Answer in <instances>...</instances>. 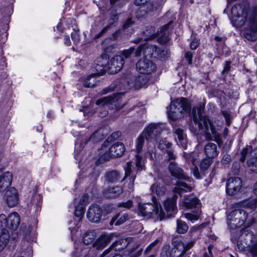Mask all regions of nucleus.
I'll return each mask as SVG.
<instances>
[{
    "instance_id": "13d9d810",
    "label": "nucleus",
    "mask_w": 257,
    "mask_h": 257,
    "mask_svg": "<svg viewBox=\"0 0 257 257\" xmlns=\"http://www.w3.org/2000/svg\"><path fill=\"white\" fill-rule=\"evenodd\" d=\"M145 48V45H140L137 49L136 50L135 53L136 57H140L142 53L144 54V50Z\"/></svg>"
},
{
    "instance_id": "a878e982",
    "label": "nucleus",
    "mask_w": 257,
    "mask_h": 257,
    "mask_svg": "<svg viewBox=\"0 0 257 257\" xmlns=\"http://www.w3.org/2000/svg\"><path fill=\"white\" fill-rule=\"evenodd\" d=\"M122 192V188L119 186H114L108 189L106 191V195L109 198L118 196Z\"/></svg>"
},
{
    "instance_id": "49530a36",
    "label": "nucleus",
    "mask_w": 257,
    "mask_h": 257,
    "mask_svg": "<svg viewBox=\"0 0 257 257\" xmlns=\"http://www.w3.org/2000/svg\"><path fill=\"white\" fill-rule=\"evenodd\" d=\"M84 208L83 205H78L75 207V215L76 217H79V219L83 216L84 214Z\"/></svg>"
},
{
    "instance_id": "6e6552de",
    "label": "nucleus",
    "mask_w": 257,
    "mask_h": 257,
    "mask_svg": "<svg viewBox=\"0 0 257 257\" xmlns=\"http://www.w3.org/2000/svg\"><path fill=\"white\" fill-rule=\"evenodd\" d=\"M137 71L142 74H150L156 69L155 64L152 61L146 57L140 59L136 64Z\"/></svg>"
},
{
    "instance_id": "6ab92c4d",
    "label": "nucleus",
    "mask_w": 257,
    "mask_h": 257,
    "mask_svg": "<svg viewBox=\"0 0 257 257\" xmlns=\"http://www.w3.org/2000/svg\"><path fill=\"white\" fill-rule=\"evenodd\" d=\"M125 150V148L122 143H115L109 148V151L114 158L121 157Z\"/></svg>"
},
{
    "instance_id": "0e129e2a",
    "label": "nucleus",
    "mask_w": 257,
    "mask_h": 257,
    "mask_svg": "<svg viewBox=\"0 0 257 257\" xmlns=\"http://www.w3.org/2000/svg\"><path fill=\"white\" fill-rule=\"evenodd\" d=\"M158 240H156L153 242H152L149 246H148L145 250V253H149L153 247H154L158 242Z\"/></svg>"
},
{
    "instance_id": "864d4df0",
    "label": "nucleus",
    "mask_w": 257,
    "mask_h": 257,
    "mask_svg": "<svg viewBox=\"0 0 257 257\" xmlns=\"http://www.w3.org/2000/svg\"><path fill=\"white\" fill-rule=\"evenodd\" d=\"M132 163L131 162H128L126 164V166L124 167L125 170V177L123 178L124 180L126 177L130 176L131 173V166Z\"/></svg>"
},
{
    "instance_id": "f704fd0d",
    "label": "nucleus",
    "mask_w": 257,
    "mask_h": 257,
    "mask_svg": "<svg viewBox=\"0 0 257 257\" xmlns=\"http://www.w3.org/2000/svg\"><path fill=\"white\" fill-rule=\"evenodd\" d=\"M158 144V148L161 151H166L170 147L171 144L168 142L166 139H162L160 137L158 140L155 141Z\"/></svg>"
},
{
    "instance_id": "f257e3e1",
    "label": "nucleus",
    "mask_w": 257,
    "mask_h": 257,
    "mask_svg": "<svg viewBox=\"0 0 257 257\" xmlns=\"http://www.w3.org/2000/svg\"><path fill=\"white\" fill-rule=\"evenodd\" d=\"M231 15L236 27L247 24L249 29L245 31L244 36L249 41H254L257 33V9L250 11L248 5H235L231 9Z\"/></svg>"
},
{
    "instance_id": "c9c22d12",
    "label": "nucleus",
    "mask_w": 257,
    "mask_h": 257,
    "mask_svg": "<svg viewBox=\"0 0 257 257\" xmlns=\"http://www.w3.org/2000/svg\"><path fill=\"white\" fill-rule=\"evenodd\" d=\"M145 135L142 133L137 138L136 141V151L138 153L141 152L145 143Z\"/></svg>"
},
{
    "instance_id": "4be33fe9",
    "label": "nucleus",
    "mask_w": 257,
    "mask_h": 257,
    "mask_svg": "<svg viewBox=\"0 0 257 257\" xmlns=\"http://www.w3.org/2000/svg\"><path fill=\"white\" fill-rule=\"evenodd\" d=\"M204 152L207 158H213L218 156L219 151L217 145L213 143H208L204 147Z\"/></svg>"
},
{
    "instance_id": "7c9ffc66",
    "label": "nucleus",
    "mask_w": 257,
    "mask_h": 257,
    "mask_svg": "<svg viewBox=\"0 0 257 257\" xmlns=\"http://www.w3.org/2000/svg\"><path fill=\"white\" fill-rule=\"evenodd\" d=\"M156 33L155 29L152 26H148L145 31L143 32L144 35V40H150L156 38Z\"/></svg>"
},
{
    "instance_id": "bf43d9fd",
    "label": "nucleus",
    "mask_w": 257,
    "mask_h": 257,
    "mask_svg": "<svg viewBox=\"0 0 257 257\" xmlns=\"http://www.w3.org/2000/svg\"><path fill=\"white\" fill-rule=\"evenodd\" d=\"M71 38L74 43H77L79 41V35L76 31H74L71 33Z\"/></svg>"
},
{
    "instance_id": "69168bd1",
    "label": "nucleus",
    "mask_w": 257,
    "mask_h": 257,
    "mask_svg": "<svg viewBox=\"0 0 257 257\" xmlns=\"http://www.w3.org/2000/svg\"><path fill=\"white\" fill-rule=\"evenodd\" d=\"M239 232L241 233L240 236L249 235L251 238L252 236H253V232L252 231H249L248 230L241 229L240 230Z\"/></svg>"
},
{
    "instance_id": "aec40b11",
    "label": "nucleus",
    "mask_w": 257,
    "mask_h": 257,
    "mask_svg": "<svg viewBox=\"0 0 257 257\" xmlns=\"http://www.w3.org/2000/svg\"><path fill=\"white\" fill-rule=\"evenodd\" d=\"M13 179L12 173L10 172H6L4 173H0V188L6 190L11 185Z\"/></svg>"
},
{
    "instance_id": "cd10ccee",
    "label": "nucleus",
    "mask_w": 257,
    "mask_h": 257,
    "mask_svg": "<svg viewBox=\"0 0 257 257\" xmlns=\"http://www.w3.org/2000/svg\"><path fill=\"white\" fill-rule=\"evenodd\" d=\"M105 178L107 181L114 183L119 180L120 178V173L116 171H111L105 174Z\"/></svg>"
},
{
    "instance_id": "473e14b6",
    "label": "nucleus",
    "mask_w": 257,
    "mask_h": 257,
    "mask_svg": "<svg viewBox=\"0 0 257 257\" xmlns=\"http://www.w3.org/2000/svg\"><path fill=\"white\" fill-rule=\"evenodd\" d=\"M95 239V235L93 231H87L83 236V243L86 245L92 244Z\"/></svg>"
},
{
    "instance_id": "423d86ee",
    "label": "nucleus",
    "mask_w": 257,
    "mask_h": 257,
    "mask_svg": "<svg viewBox=\"0 0 257 257\" xmlns=\"http://www.w3.org/2000/svg\"><path fill=\"white\" fill-rule=\"evenodd\" d=\"M96 62L94 67L98 74L106 70H108L110 73H117L122 68L124 64L122 56L118 55L112 58L107 63L106 59L103 57L97 59Z\"/></svg>"
},
{
    "instance_id": "c85d7f7f",
    "label": "nucleus",
    "mask_w": 257,
    "mask_h": 257,
    "mask_svg": "<svg viewBox=\"0 0 257 257\" xmlns=\"http://www.w3.org/2000/svg\"><path fill=\"white\" fill-rule=\"evenodd\" d=\"M179 105L180 107L178 108V109L179 110L181 115L183 113V111L186 112L190 111L191 105L187 99L182 97L180 99Z\"/></svg>"
},
{
    "instance_id": "2eb2a0df",
    "label": "nucleus",
    "mask_w": 257,
    "mask_h": 257,
    "mask_svg": "<svg viewBox=\"0 0 257 257\" xmlns=\"http://www.w3.org/2000/svg\"><path fill=\"white\" fill-rule=\"evenodd\" d=\"M176 103L177 101L176 100H172L170 103V105L168 109V118L173 126L174 130V132L177 134V129L175 128L176 126V120H177V113H176Z\"/></svg>"
},
{
    "instance_id": "393cba45",
    "label": "nucleus",
    "mask_w": 257,
    "mask_h": 257,
    "mask_svg": "<svg viewBox=\"0 0 257 257\" xmlns=\"http://www.w3.org/2000/svg\"><path fill=\"white\" fill-rule=\"evenodd\" d=\"M158 47L154 45H145V48L144 50V55L145 57H149L150 58H158L157 53Z\"/></svg>"
},
{
    "instance_id": "de8ad7c7",
    "label": "nucleus",
    "mask_w": 257,
    "mask_h": 257,
    "mask_svg": "<svg viewBox=\"0 0 257 257\" xmlns=\"http://www.w3.org/2000/svg\"><path fill=\"white\" fill-rule=\"evenodd\" d=\"M141 9V11H145L147 13L154 11L156 9V8L153 3L149 1L144 6H142Z\"/></svg>"
},
{
    "instance_id": "c03bdc74",
    "label": "nucleus",
    "mask_w": 257,
    "mask_h": 257,
    "mask_svg": "<svg viewBox=\"0 0 257 257\" xmlns=\"http://www.w3.org/2000/svg\"><path fill=\"white\" fill-rule=\"evenodd\" d=\"M135 52L134 47H130L129 49L123 50L121 52V55H118V56H122L123 60L125 61V59L130 58L132 54Z\"/></svg>"
},
{
    "instance_id": "5701e85b",
    "label": "nucleus",
    "mask_w": 257,
    "mask_h": 257,
    "mask_svg": "<svg viewBox=\"0 0 257 257\" xmlns=\"http://www.w3.org/2000/svg\"><path fill=\"white\" fill-rule=\"evenodd\" d=\"M176 238H173L172 239V243L174 247L170 250V246L166 245H164L161 250L160 253V257H176V252L177 248H176Z\"/></svg>"
},
{
    "instance_id": "e433bc0d",
    "label": "nucleus",
    "mask_w": 257,
    "mask_h": 257,
    "mask_svg": "<svg viewBox=\"0 0 257 257\" xmlns=\"http://www.w3.org/2000/svg\"><path fill=\"white\" fill-rule=\"evenodd\" d=\"M134 84L133 86L136 89H139L144 85H145L146 83V80L144 79V77L142 76H139L137 77H134Z\"/></svg>"
},
{
    "instance_id": "5fc2aeb1",
    "label": "nucleus",
    "mask_w": 257,
    "mask_h": 257,
    "mask_svg": "<svg viewBox=\"0 0 257 257\" xmlns=\"http://www.w3.org/2000/svg\"><path fill=\"white\" fill-rule=\"evenodd\" d=\"M222 114L225 119L226 124L229 126L231 123L230 114L229 112L226 110H223L222 111Z\"/></svg>"
},
{
    "instance_id": "412c9836",
    "label": "nucleus",
    "mask_w": 257,
    "mask_h": 257,
    "mask_svg": "<svg viewBox=\"0 0 257 257\" xmlns=\"http://www.w3.org/2000/svg\"><path fill=\"white\" fill-rule=\"evenodd\" d=\"M168 161L169 162L168 170L171 176L177 177V163L176 156L172 152L168 151Z\"/></svg>"
},
{
    "instance_id": "20e7f679",
    "label": "nucleus",
    "mask_w": 257,
    "mask_h": 257,
    "mask_svg": "<svg viewBox=\"0 0 257 257\" xmlns=\"http://www.w3.org/2000/svg\"><path fill=\"white\" fill-rule=\"evenodd\" d=\"M193 190L190 185L183 181H178V194L181 198L183 197L179 204L180 209H191L196 207L199 200L192 194H188Z\"/></svg>"
},
{
    "instance_id": "09e8293b",
    "label": "nucleus",
    "mask_w": 257,
    "mask_h": 257,
    "mask_svg": "<svg viewBox=\"0 0 257 257\" xmlns=\"http://www.w3.org/2000/svg\"><path fill=\"white\" fill-rule=\"evenodd\" d=\"M178 180L183 179L189 182L191 181V178L188 176V175L184 172V171L181 168H178Z\"/></svg>"
},
{
    "instance_id": "2f4dec72",
    "label": "nucleus",
    "mask_w": 257,
    "mask_h": 257,
    "mask_svg": "<svg viewBox=\"0 0 257 257\" xmlns=\"http://www.w3.org/2000/svg\"><path fill=\"white\" fill-rule=\"evenodd\" d=\"M151 189L153 193L156 192L158 196H163L166 191V187L160 184L155 183L152 185Z\"/></svg>"
},
{
    "instance_id": "58836bf2",
    "label": "nucleus",
    "mask_w": 257,
    "mask_h": 257,
    "mask_svg": "<svg viewBox=\"0 0 257 257\" xmlns=\"http://www.w3.org/2000/svg\"><path fill=\"white\" fill-rule=\"evenodd\" d=\"M247 166L251 171L257 173V157L248 159L247 160Z\"/></svg>"
},
{
    "instance_id": "603ef678",
    "label": "nucleus",
    "mask_w": 257,
    "mask_h": 257,
    "mask_svg": "<svg viewBox=\"0 0 257 257\" xmlns=\"http://www.w3.org/2000/svg\"><path fill=\"white\" fill-rule=\"evenodd\" d=\"M89 195L87 193L85 194L80 199L79 205H83L85 207L86 205L88 203Z\"/></svg>"
},
{
    "instance_id": "7ed1b4c3",
    "label": "nucleus",
    "mask_w": 257,
    "mask_h": 257,
    "mask_svg": "<svg viewBox=\"0 0 257 257\" xmlns=\"http://www.w3.org/2000/svg\"><path fill=\"white\" fill-rule=\"evenodd\" d=\"M203 109L201 106L197 108V113H196L195 109H193L194 122L198 124L199 131L204 134L206 140H211L212 139L211 133L214 136L215 141L218 142L219 139V134H217L208 117L205 115H203Z\"/></svg>"
},
{
    "instance_id": "a18cd8bd",
    "label": "nucleus",
    "mask_w": 257,
    "mask_h": 257,
    "mask_svg": "<svg viewBox=\"0 0 257 257\" xmlns=\"http://www.w3.org/2000/svg\"><path fill=\"white\" fill-rule=\"evenodd\" d=\"M194 242L193 241H190L189 242H188L186 244L183 242H178V246H182L183 250L182 252V253L179 255L178 257H182L183 255V254L187 251L188 250H189L191 247H192L193 245Z\"/></svg>"
},
{
    "instance_id": "e2e57ef3",
    "label": "nucleus",
    "mask_w": 257,
    "mask_h": 257,
    "mask_svg": "<svg viewBox=\"0 0 257 257\" xmlns=\"http://www.w3.org/2000/svg\"><path fill=\"white\" fill-rule=\"evenodd\" d=\"M193 54L191 52L188 51L185 54V57L186 60L188 61V64H191L192 62Z\"/></svg>"
},
{
    "instance_id": "dca6fc26",
    "label": "nucleus",
    "mask_w": 257,
    "mask_h": 257,
    "mask_svg": "<svg viewBox=\"0 0 257 257\" xmlns=\"http://www.w3.org/2000/svg\"><path fill=\"white\" fill-rule=\"evenodd\" d=\"M98 134V132H94L88 139L84 137L78 138L75 143V152L78 153L80 152L83 149L84 145L90 140H92V142L97 141L98 140V139H96V138Z\"/></svg>"
},
{
    "instance_id": "a19ab883",
    "label": "nucleus",
    "mask_w": 257,
    "mask_h": 257,
    "mask_svg": "<svg viewBox=\"0 0 257 257\" xmlns=\"http://www.w3.org/2000/svg\"><path fill=\"white\" fill-rule=\"evenodd\" d=\"M188 224L184 221L178 220V233L184 234L188 230Z\"/></svg>"
},
{
    "instance_id": "052dcab7",
    "label": "nucleus",
    "mask_w": 257,
    "mask_h": 257,
    "mask_svg": "<svg viewBox=\"0 0 257 257\" xmlns=\"http://www.w3.org/2000/svg\"><path fill=\"white\" fill-rule=\"evenodd\" d=\"M135 178V176H133L130 178V183L128 184V191L129 192H132L134 190V181Z\"/></svg>"
},
{
    "instance_id": "9d476101",
    "label": "nucleus",
    "mask_w": 257,
    "mask_h": 257,
    "mask_svg": "<svg viewBox=\"0 0 257 257\" xmlns=\"http://www.w3.org/2000/svg\"><path fill=\"white\" fill-rule=\"evenodd\" d=\"M242 181L238 177H231L229 178L226 183V190L229 195L236 194L240 189Z\"/></svg>"
},
{
    "instance_id": "c756f323",
    "label": "nucleus",
    "mask_w": 257,
    "mask_h": 257,
    "mask_svg": "<svg viewBox=\"0 0 257 257\" xmlns=\"http://www.w3.org/2000/svg\"><path fill=\"white\" fill-rule=\"evenodd\" d=\"M119 214H116L113 217L110 222V225H112L114 223L115 225H119L124 223L126 219H127L128 215L126 214H124L122 216L119 217Z\"/></svg>"
},
{
    "instance_id": "9b49d317",
    "label": "nucleus",
    "mask_w": 257,
    "mask_h": 257,
    "mask_svg": "<svg viewBox=\"0 0 257 257\" xmlns=\"http://www.w3.org/2000/svg\"><path fill=\"white\" fill-rule=\"evenodd\" d=\"M120 95V94L117 93L113 94L112 95L103 97L102 98L98 99L96 102V104L98 105L103 106L109 104H112L113 103H115L114 105L115 108L117 110H119L123 107V105L120 106L119 105H118V103L117 102L118 100H119Z\"/></svg>"
},
{
    "instance_id": "1a4fd4ad",
    "label": "nucleus",
    "mask_w": 257,
    "mask_h": 257,
    "mask_svg": "<svg viewBox=\"0 0 257 257\" xmlns=\"http://www.w3.org/2000/svg\"><path fill=\"white\" fill-rule=\"evenodd\" d=\"M162 130V127L160 124L151 123L144 130L143 133L145 135V139L147 141L152 139H154L156 141L159 139Z\"/></svg>"
},
{
    "instance_id": "72a5a7b5",
    "label": "nucleus",
    "mask_w": 257,
    "mask_h": 257,
    "mask_svg": "<svg viewBox=\"0 0 257 257\" xmlns=\"http://www.w3.org/2000/svg\"><path fill=\"white\" fill-rule=\"evenodd\" d=\"M134 22L131 18L128 19L124 23L122 26V30L127 35H131L133 33L134 30L132 28Z\"/></svg>"
},
{
    "instance_id": "4c0bfd02",
    "label": "nucleus",
    "mask_w": 257,
    "mask_h": 257,
    "mask_svg": "<svg viewBox=\"0 0 257 257\" xmlns=\"http://www.w3.org/2000/svg\"><path fill=\"white\" fill-rule=\"evenodd\" d=\"M121 135V133L119 131H117L113 133L110 136H109L107 140L104 142V143L102 145V148L105 147L107 145V144L109 142H113L118 138H119Z\"/></svg>"
},
{
    "instance_id": "4468645a",
    "label": "nucleus",
    "mask_w": 257,
    "mask_h": 257,
    "mask_svg": "<svg viewBox=\"0 0 257 257\" xmlns=\"http://www.w3.org/2000/svg\"><path fill=\"white\" fill-rule=\"evenodd\" d=\"M172 23V22H170L168 24L161 27L160 31L157 32L156 37L157 38L160 43L165 44L170 40L169 27Z\"/></svg>"
},
{
    "instance_id": "a211bd4d",
    "label": "nucleus",
    "mask_w": 257,
    "mask_h": 257,
    "mask_svg": "<svg viewBox=\"0 0 257 257\" xmlns=\"http://www.w3.org/2000/svg\"><path fill=\"white\" fill-rule=\"evenodd\" d=\"M132 240V237L120 239L113 242L108 248H110V250L112 249L116 251L121 250L126 248Z\"/></svg>"
},
{
    "instance_id": "774afa93",
    "label": "nucleus",
    "mask_w": 257,
    "mask_h": 257,
    "mask_svg": "<svg viewBox=\"0 0 257 257\" xmlns=\"http://www.w3.org/2000/svg\"><path fill=\"white\" fill-rule=\"evenodd\" d=\"M183 157L187 163H189L191 161L193 162V159L192 158L191 154L184 153L183 154Z\"/></svg>"
},
{
    "instance_id": "39448f33",
    "label": "nucleus",
    "mask_w": 257,
    "mask_h": 257,
    "mask_svg": "<svg viewBox=\"0 0 257 257\" xmlns=\"http://www.w3.org/2000/svg\"><path fill=\"white\" fill-rule=\"evenodd\" d=\"M244 203H238L234 205V209L227 217V224L230 231L233 234L236 229L244 224L248 217V213L244 209Z\"/></svg>"
},
{
    "instance_id": "ea45409f",
    "label": "nucleus",
    "mask_w": 257,
    "mask_h": 257,
    "mask_svg": "<svg viewBox=\"0 0 257 257\" xmlns=\"http://www.w3.org/2000/svg\"><path fill=\"white\" fill-rule=\"evenodd\" d=\"M178 139L180 141V145L183 148L185 149L187 147V141L185 139L186 136L183 133V131L178 128Z\"/></svg>"
},
{
    "instance_id": "6e6d98bb",
    "label": "nucleus",
    "mask_w": 257,
    "mask_h": 257,
    "mask_svg": "<svg viewBox=\"0 0 257 257\" xmlns=\"http://www.w3.org/2000/svg\"><path fill=\"white\" fill-rule=\"evenodd\" d=\"M136 166L137 168V172L141 171L143 169V165L141 164V157L139 155H136Z\"/></svg>"
},
{
    "instance_id": "8fccbe9b",
    "label": "nucleus",
    "mask_w": 257,
    "mask_h": 257,
    "mask_svg": "<svg viewBox=\"0 0 257 257\" xmlns=\"http://www.w3.org/2000/svg\"><path fill=\"white\" fill-rule=\"evenodd\" d=\"M111 158H114L111 155L109 150L108 152L106 151L103 155H102L99 158V161L100 163H103L104 162L109 160Z\"/></svg>"
},
{
    "instance_id": "4d7b16f0",
    "label": "nucleus",
    "mask_w": 257,
    "mask_h": 257,
    "mask_svg": "<svg viewBox=\"0 0 257 257\" xmlns=\"http://www.w3.org/2000/svg\"><path fill=\"white\" fill-rule=\"evenodd\" d=\"M199 40L197 38H194L190 43V48L192 50H195L199 45Z\"/></svg>"
},
{
    "instance_id": "3c124183",
    "label": "nucleus",
    "mask_w": 257,
    "mask_h": 257,
    "mask_svg": "<svg viewBox=\"0 0 257 257\" xmlns=\"http://www.w3.org/2000/svg\"><path fill=\"white\" fill-rule=\"evenodd\" d=\"M157 53L158 54V58H164L166 56L168 55V51L166 48L163 47V48H158V51Z\"/></svg>"
},
{
    "instance_id": "bb28decb",
    "label": "nucleus",
    "mask_w": 257,
    "mask_h": 257,
    "mask_svg": "<svg viewBox=\"0 0 257 257\" xmlns=\"http://www.w3.org/2000/svg\"><path fill=\"white\" fill-rule=\"evenodd\" d=\"M95 74H92L85 78L83 82V86L87 88L94 87L97 83Z\"/></svg>"
},
{
    "instance_id": "680f3d73",
    "label": "nucleus",
    "mask_w": 257,
    "mask_h": 257,
    "mask_svg": "<svg viewBox=\"0 0 257 257\" xmlns=\"http://www.w3.org/2000/svg\"><path fill=\"white\" fill-rule=\"evenodd\" d=\"M133 206V201L131 200H128L125 202H122L119 204L118 206L121 207H124L126 208H130Z\"/></svg>"
},
{
    "instance_id": "f3484780",
    "label": "nucleus",
    "mask_w": 257,
    "mask_h": 257,
    "mask_svg": "<svg viewBox=\"0 0 257 257\" xmlns=\"http://www.w3.org/2000/svg\"><path fill=\"white\" fill-rule=\"evenodd\" d=\"M6 200L8 206L10 207L16 206L18 202V196L17 190L14 188H10L6 192Z\"/></svg>"
},
{
    "instance_id": "b1692460",
    "label": "nucleus",
    "mask_w": 257,
    "mask_h": 257,
    "mask_svg": "<svg viewBox=\"0 0 257 257\" xmlns=\"http://www.w3.org/2000/svg\"><path fill=\"white\" fill-rule=\"evenodd\" d=\"M176 198V195L175 194L172 198H168L164 202V207L169 216L171 215V213L175 211Z\"/></svg>"
},
{
    "instance_id": "f8f14e48",
    "label": "nucleus",
    "mask_w": 257,
    "mask_h": 257,
    "mask_svg": "<svg viewBox=\"0 0 257 257\" xmlns=\"http://www.w3.org/2000/svg\"><path fill=\"white\" fill-rule=\"evenodd\" d=\"M102 211L97 205L90 206L87 212V217L92 222H99L102 216Z\"/></svg>"
},
{
    "instance_id": "37998d69",
    "label": "nucleus",
    "mask_w": 257,
    "mask_h": 257,
    "mask_svg": "<svg viewBox=\"0 0 257 257\" xmlns=\"http://www.w3.org/2000/svg\"><path fill=\"white\" fill-rule=\"evenodd\" d=\"M200 212L201 211H197L194 214L191 213H183L182 216H183L190 221L197 220L199 218Z\"/></svg>"
},
{
    "instance_id": "f03ea898",
    "label": "nucleus",
    "mask_w": 257,
    "mask_h": 257,
    "mask_svg": "<svg viewBox=\"0 0 257 257\" xmlns=\"http://www.w3.org/2000/svg\"><path fill=\"white\" fill-rule=\"evenodd\" d=\"M20 222V216L16 212L11 213L8 218L4 214L0 215V228L2 230L0 235V252L5 248L9 242V230H16L19 226Z\"/></svg>"
},
{
    "instance_id": "338daca9",
    "label": "nucleus",
    "mask_w": 257,
    "mask_h": 257,
    "mask_svg": "<svg viewBox=\"0 0 257 257\" xmlns=\"http://www.w3.org/2000/svg\"><path fill=\"white\" fill-rule=\"evenodd\" d=\"M111 28V25H109L103 28V29L101 31L100 33H99L97 36V38L100 37L102 36L105 32H106L108 30Z\"/></svg>"
},
{
    "instance_id": "0eeeda50",
    "label": "nucleus",
    "mask_w": 257,
    "mask_h": 257,
    "mask_svg": "<svg viewBox=\"0 0 257 257\" xmlns=\"http://www.w3.org/2000/svg\"><path fill=\"white\" fill-rule=\"evenodd\" d=\"M153 203L139 204L140 213L148 218L153 217L157 220H162L165 218V212L159 202L153 197Z\"/></svg>"
},
{
    "instance_id": "ddd939ff",
    "label": "nucleus",
    "mask_w": 257,
    "mask_h": 257,
    "mask_svg": "<svg viewBox=\"0 0 257 257\" xmlns=\"http://www.w3.org/2000/svg\"><path fill=\"white\" fill-rule=\"evenodd\" d=\"M113 237L112 234L102 233L97 239L95 240L92 246L97 250H101L111 241Z\"/></svg>"
},
{
    "instance_id": "79ce46f5",
    "label": "nucleus",
    "mask_w": 257,
    "mask_h": 257,
    "mask_svg": "<svg viewBox=\"0 0 257 257\" xmlns=\"http://www.w3.org/2000/svg\"><path fill=\"white\" fill-rule=\"evenodd\" d=\"M212 159L207 158L204 159L201 162L200 168L202 172H204L208 169L212 163Z\"/></svg>"
}]
</instances>
